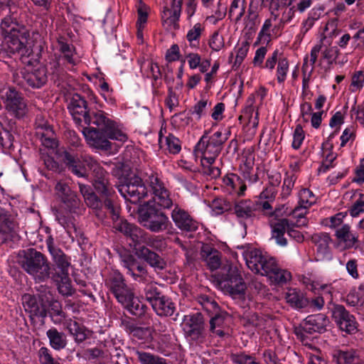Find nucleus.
I'll return each mask as SVG.
<instances>
[{
  "label": "nucleus",
  "mask_w": 364,
  "mask_h": 364,
  "mask_svg": "<svg viewBox=\"0 0 364 364\" xmlns=\"http://www.w3.org/2000/svg\"><path fill=\"white\" fill-rule=\"evenodd\" d=\"M18 11L19 8L14 3L1 5L0 14L5 16L1 19L0 30L6 39L7 51L25 55L28 52L26 44L30 33L25 26L17 21Z\"/></svg>",
  "instance_id": "nucleus-1"
},
{
  "label": "nucleus",
  "mask_w": 364,
  "mask_h": 364,
  "mask_svg": "<svg viewBox=\"0 0 364 364\" xmlns=\"http://www.w3.org/2000/svg\"><path fill=\"white\" fill-rule=\"evenodd\" d=\"M55 193L62 203L65 205L67 210L64 211L61 208L55 210V215L58 222L65 228L70 236L76 233L77 228L70 215L72 213H76L80 200L75 192L72 191L70 186L63 181H59L55 187Z\"/></svg>",
  "instance_id": "nucleus-2"
},
{
  "label": "nucleus",
  "mask_w": 364,
  "mask_h": 364,
  "mask_svg": "<svg viewBox=\"0 0 364 364\" xmlns=\"http://www.w3.org/2000/svg\"><path fill=\"white\" fill-rule=\"evenodd\" d=\"M18 262L36 282H42L50 277V267L46 257L33 248L19 251Z\"/></svg>",
  "instance_id": "nucleus-3"
},
{
  "label": "nucleus",
  "mask_w": 364,
  "mask_h": 364,
  "mask_svg": "<svg viewBox=\"0 0 364 364\" xmlns=\"http://www.w3.org/2000/svg\"><path fill=\"white\" fill-rule=\"evenodd\" d=\"M83 161L92 172V184L95 189L102 198H105V207L109 212H114V206L110 197L114 191L109 182L107 172L90 156H85Z\"/></svg>",
  "instance_id": "nucleus-4"
},
{
  "label": "nucleus",
  "mask_w": 364,
  "mask_h": 364,
  "mask_svg": "<svg viewBox=\"0 0 364 364\" xmlns=\"http://www.w3.org/2000/svg\"><path fill=\"white\" fill-rule=\"evenodd\" d=\"M208 134V131L204 132L194 149L196 155H201V164L204 162L213 164L220 154L223 144L228 139L220 131L212 135Z\"/></svg>",
  "instance_id": "nucleus-5"
},
{
  "label": "nucleus",
  "mask_w": 364,
  "mask_h": 364,
  "mask_svg": "<svg viewBox=\"0 0 364 364\" xmlns=\"http://www.w3.org/2000/svg\"><path fill=\"white\" fill-rule=\"evenodd\" d=\"M138 214L140 224L151 232H164L171 225L167 215L158 209L151 202L142 205Z\"/></svg>",
  "instance_id": "nucleus-6"
},
{
  "label": "nucleus",
  "mask_w": 364,
  "mask_h": 364,
  "mask_svg": "<svg viewBox=\"0 0 364 364\" xmlns=\"http://www.w3.org/2000/svg\"><path fill=\"white\" fill-rule=\"evenodd\" d=\"M218 282L221 288L232 296L245 294L247 288L240 269L232 264H226L222 268Z\"/></svg>",
  "instance_id": "nucleus-7"
},
{
  "label": "nucleus",
  "mask_w": 364,
  "mask_h": 364,
  "mask_svg": "<svg viewBox=\"0 0 364 364\" xmlns=\"http://www.w3.org/2000/svg\"><path fill=\"white\" fill-rule=\"evenodd\" d=\"M85 123L87 125H95L97 130H101L110 139L126 141L127 136L118 128L116 123L107 117L105 112L101 110L92 112L85 118Z\"/></svg>",
  "instance_id": "nucleus-8"
},
{
  "label": "nucleus",
  "mask_w": 364,
  "mask_h": 364,
  "mask_svg": "<svg viewBox=\"0 0 364 364\" xmlns=\"http://www.w3.org/2000/svg\"><path fill=\"white\" fill-rule=\"evenodd\" d=\"M332 320L338 328L348 334L358 331V323L355 316L344 306L331 301L328 304Z\"/></svg>",
  "instance_id": "nucleus-9"
},
{
  "label": "nucleus",
  "mask_w": 364,
  "mask_h": 364,
  "mask_svg": "<svg viewBox=\"0 0 364 364\" xmlns=\"http://www.w3.org/2000/svg\"><path fill=\"white\" fill-rule=\"evenodd\" d=\"M328 323L329 319L325 314L309 315L299 327L295 328L294 333L301 341H304L308 334L324 333Z\"/></svg>",
  "instance_id": "nucleus-10"
},
{
  "label": "nucleus",
  "mask_w": 364,
  "mask_h": 364,
  "mask_svg": "<svg viewBox=\"0 0 364 364\" xmlns=\"http://www.w3.org/2000/svg\"><path fill=\"white\" fill-rule=\"evenodd\" d=\"M148 182L153 193L154 205L156 204L164 209H170L174 207V203L170 191L166 188L164 182L156 173H151L149 176Z\"/></svg>",
  "instance_id": "nucleus-11"
},
{
  "label": "nucleus",
  "mask_w": 364,
  "mask_h": 364,
  "mask_svg": "<svg viewBox=\"0 0 364 364\" xmlns=\"http://www.w3.org/2000/svg\"><path fill=\"white\" fill-rule=\"evenodd\" d=\"M120 194L130 203L136 204L147 196V189L142 179L134 176L117 186Z\"/></svg>",
  "instance_id": "nucleus-12"
},
{
  "label": "nucleus",
  "mask_w": 364,
  "mask_h": 364,
  "mask_svg": "<svg viewBox=\"0 0 364 364\" xmlns=\"http://www.w3.org/2000/svg\"><path fill=\"white\" fill-rule=\"evenodd\" d=\"M106 285L119 303L127 304L133 291L126 283L123 274L118 270H114L109 274Z\"/></svg>",
  "instance_id": "nucleus-13"
},
{
  "label": "nucleus",
  "mask_w": 364,
  "mask_h": 364,
  "mask_svg": "<svg viewBox=\"0 0 364 364\" xmlns=\"http://www.w3.org/2000/svg\"><path fill=\"white\" fill-rule=\"evenodd\" d=\"M282 208H277L269 213V224L272 229V237L277 244L284 247L287 245V240L284 237L285 232H288L290 223L288 219L282 218Z\"/></svg>",
  "instance_id": "nucleus-14"
},
{
  "label": "nucleus",
  "mask_w": 364,
  "mask_h": 364,
  "mask_svg": "<svg viewBox=\"0 0 364 364\" xmlns=\"http://www.w3.org/2000/svg\"><path fill=\"white\" fill-rule=\"evenodd\" d=\"M112 214L113 228L122 232L124 236L129 237L134 242V245L139 244L146 235L144 230L137 225L128 223L126 220L119 218L118 215L114 212H110Z\"/></svg>",
  "instance_id": "nucleus-15"
},
{
  "label": "nucleus",
  "mask_w": 364,
  "mask_h": 364,
  "mask_svg": "<svg viewBox=\"0 0 364 364\" xmlns=\"http://www.w3.org/2000/svg\"><path fill=\"white\" fill-rule=\"evenodd\" d=\"M319 52H321L322 59L326 60L329 65L336 63L340 55L338 46H332L328 39L325 42L318 43L312 48L310 53L311 72L314 70V65L317 60Z\"/></svg>",
  "instance_id": "nucleus-16"
},
{
  "label": "nucleus",
  "mask_w": 364,
  "mask_h": 364,
  "mask_svg": "<svg viewBox=\"0 0 364 364\" xmlns=\"http://www.w3.org/2000/svg\"><path fill=\"white\" fill-rule=\"evenodd\" d=\"M185 333L191 340L202 342L205 338V320L201 313L197 312L184 318Z\"/></svg>",
  "instance_id": "nucleus-17"
},
{
  "label": "nucleus",
  "mask_w": 364,
  "mask_h": 364,
  "mask_svg": "<svg viewBox=\"0 0 364 364\" xmlns=\"http://www.w3.org/2000/svg\"><path fill=\"white\" fill-rule=\"evenodd\" d=\"M171 217L176 228L183 232H196L199 223L187 210L175 204Z\"/></svg>",
  "instance_id": "nucleus-18"
},
{
  "label": "nucleus",
  "mask_w": 364,
  "mask_h": 364,
  "mask_svg": "<svg viewBox=\"0 0 364 364\" xmlns=\"http://www.w3.org/2000/svg\"><path fill=\"white\" fill-rule=\"evenodd\" d=\"M277 63V80L279 84H283L287 79L289 64L287 58L284 57L283 53L278 49L274 50V52L268 56L264 65H262V68H267L272 71L275 68Z\"/></svg>",
  "instance_id": "nucleus-19"
},
{
  "label": "nucleus",
  "mask_w": 364,
  "mask_h": 364,
  "mask_svg": "<svg viewBox=\"0 0 364 364\" xmlns=\"http://www.w3.org/2000/svg\"><path fill=\"white\" fill-rule=\"evenodd\" d=\"M233 210L237 220L246 231L247 222H252L257 216L258 203L249 199H242L235 204Z\"/></svg>",
  "instance_id": "nucleus-20"
},
{
  "label": "nucleus",
  "mask_w": 364,
  "mask_h": 364,
  "mask_svg": "<svg viewBox=\"0 0 364 364\" xmlns=\"http://www.w3.org/2000/svg\"><path fill=\"white\" fill-rule=\"evenodd\" d=\"M5 109L17 119L23 118L27 113V105L23 98L14 89H9L6 92Z\"/></svg>",
  "instance_id": "nucleus-21"
},
{
  "label": "nucleus",
  "mask_w": 364,
  "mask_h": 364,
  "mask_svg": "<svg viewBox=\"0 0 364 364\" xmlns=\"http://www.w3.org/2000/svg\"><path fill=\"white\" fill-rule=\"evenodd\" d=\"M311 241L316 247L314 254L316 261L331 259L332 252L330 245L332 239L328 233L323 232L314 233L311 237Z\"/></svg>",
  "instance_id": "nucleus-22"
},
{
  "label": "nucleus",
  "mask_w": 364,
  "mask_h": 364,
  "mask_svg": "<svg viewBox=\"0 0 364 364\" xmlns=\"http://www.w3.org/2000/svg\"><path fill=\"white\" fill-rule=\"evenodd\" d=\"M22 304L26 312L29 314L31 320L36 318H44L47 316V310L44 304L39 301L36 296L24 294L21 297Z\"/></svg>",
  "instance_id": "nucleus-23"
},
{
  "label": "nucleus",
  "mask_w": 364,
  "mask_h": 364,
  "mask_svg": "<svg viewBox=\"0 0 364 364\" xmlns=\"http://www.w3.org/2000/svg\"><path fill=\"white\" fill-rule=\"evenodd\" d=\"M23 78L32 88L38 89L48 81V70L46 66L40 65L23 73Z\"/></svg>",
  "instance_id": "nucleus-24"
},
{
  "label": "nucleus",
  "mask_w": 364,
  "mask_h": 364,
  "mask_svg": "<svg viewBox=\"0 0 364 364\" xmlns=\"http://www.w3.org/2000/svg\"><path fill=\"white\" fill-rule=\"evenodd\" d=\"M47 245L54 265L58 270L53 276L69 275L68 269L70 266V258L60 248L54 247L52 241H48Z\"/></svg>",
  "instance_id": "nucleus-25"
},
{
  "label": "nucleus",
  "mask_w": 364,
  "mask_h": 364,
  "mask_svg": "<svg viewBox=\"0 0 364 364\" xmlns=\"http://www.w3.org/2000/svg\"><path fill=\"white\" fill-rule=\"evenodd\" d=\"M82 156L81 159H79L75 155L72 154L71 153L64 151L62 153V161L65 164L67 168L71 173L77 177H86L87 173V166L83 161V158L85 156Z\"/></svg>",
  "instance_id": "nucleus-26"
},
{
  "label": "nucleus",
  "mask_w": 364,
  "mask_h": 364,
  "mask_svg": "<svg viewBox=\"0 0 364 364\" xmlns=\"http://www.w3.org/2000/svg\"><path fill=\"white\" fill-rule=\"evenodd\" d=\"M68 108L74 120L78 124L81 123L82 119L85 122V118L90 114L87 110V101L79 94L73 95Z\"/></svg>",
  "instance_id": "nucleus-27"
},
{
  "label": "nucleus",
  "mask_w": 364,
  "mask_h": 364,
  "mask_svg": "<svg viewBox=\"0 0 364 364\" xmlns=\"http://www.w3.org/2000/svg\"><path fill=\"white\" fill-rule=\"evenodd\" d=\"M84 134L90 146L101 150L107 151L111 149L112 144L108 140L109 138L101 130L90 127L87 132H84Z\"/></svg>",
  "instance_id": "nucleus-28"
},
{
  "label": "nucleus",
  "mask_w": 364,
  "mask_h": 364,
  "mask_svg": "<svg viewBox=\"0 0 364 364\" xmlns=\"http://www.w3.org/2000/svg\"><path fill=\"white\" fill-rule=\"evenodd\" d=\"M183 0H171V8L165 6L164 8L161 18L164 24L173 28H178Z\"/></svg>",
  "instance_id": "nucleus-29"
},
{
  "label": "nucleus",
  "mask_w": 364,
  "mask_h": 364,
  "mask_svg": "<svg viewBox=\"0 0 364 364\" xmlns=\"http://www.w3.org/2000/svg\"><path fill=\"white\" fill-rule=\"evenodd\" d=\"M223 187L232 195L242 196L245 195L247 186L244 181L235 173H228L223 178Z\"/></svg>",
  "instance_id": "nucleus-30"
},
{
  "label": "nucleus",
  "mask_w": 364,
  "mask_h": 364,
  "mask_svg": "<svg viewBox=\"0 0 364 364\" xmlns=\"http://www.w3.org/2000/svg\"><path fill=\"white\" fill-rule=\"evenodd\" d=\"M338 130L331 133L327 139L322 144V149L323 154L328 152L325 156L322 164L318 168L319 173H325L328 171L331 168L333 167V161L337 158V154L332 151L333 145L332 143V139L337 134Z\"/></svg>",
  "instance_id": "nucleus-31"
},
{
  "label": "nucleus",
  "mask_w": 364,
  "mask_h": 364,
  "mask_svg": "<svg viewBox=\"0 0 364 364\" xmlns=\"http://www.w3.org/2000/svg\"><path fill=\"white\" fill-rule=\"evenodd\" d=\"M37 135L43 146L54 149L58 146V141L54 137V133L50 126L46 122H36Z\"/></svg>",
  "instance_id": "nucleus-32"
},
{
  "label": "nucleus",
  "mask_w": 364,
  "mask_h": 364,
  "mask_svg": "<svg viewBox=\"0 0 364 364\" xmlns=\"http://www.w3.org/2000/svg\"><path fill=\"white\" fill-rule=\"evenodd\" d=\"M200 255L211 271L218 269L220 267L221 253L210 245L205 244L202 246Z\"/></svg>",
  "instance_id": "nucleus-33"
},
{
  "label": "nucleus",
  "mask_w": 364,
  "mask_h": 364,
  "mask_svg": "<svg viewBox=\"0 0 364 364\" xmlns=\"http://www.w3.org/2000/svg\"><path fill=\"white\" fill-rule=\"evenodd\" d=\"M335 236L340 243L344 245L345 249L353 247L358 242V235L350 231V227L348 224L342 225L341 228L335 230Z\"/></svg>",
  "instance_id": "nucleus-34"
},
{
  "label": "nucleus",
  "mask_w": 364,
  "mask_h": 364,
  "mask_svg": "<svg viewBox=\"0 0 364 364\" xmlns=\"http://www.w3.org/2000/svg\"><path fill=\"white\" fill-rule=\"evenodd\" d=\"M140 257L155 269L163 270L166 267V262L156 252L149 250L146 247L139 249Z\"/></svg>",
  "instance_id": "nucleus-35"
},
{
  "label": "nucleus",
  "mask_w": 364,
  "mask_h": 364,
  "mask_svg": "<svg viewBox=\"0 0 364 364\" xmlns=\"http://www.w3.org/2000/svg\"><path fill=\"white\" fill-rule=\"evenodd\" d=\"M333 359L338 364H360L361 362L358 350L353 348L335 350Z\"/></svg>",
  "instance_id": "nucleus-36"
},
{
  "label": "nucleus",
  "mask_w": 364,
  "mask_h": 364,
  "mask_svg": "<svg viewBox=\"0 0 364 364\" xmlns=\"http://www.w3.org/2000/svg\"><path fill=\"white\" fill-rule=\"evenodd\" d=\"M46 336L49 341L50 346L55 350H62L67 347L68 338L63 331H58L52 327L46 331Z\"/></svg>",
  "instance_id": "nucleus-37"
},
{
  "label": "nucleus",
  "mask_w": 364,
  "mask_h": 364,
  "mask_svg": "<svg viewBox=\"0 0 364 364\" xmlns=\"http://www.w3.org/2000/svg\"><path fill=\"white\" fill-rule=\"evenodd\" d=\"M285 299L287 303L295 309H301L307 307L309 299L304 294L297 289H289L286 292Z\"/></svg>",
  "instance_id": "nucleus-38"
},
{
  "label": "nucleus",
  "mask_w": 364,
  "mask_h": 364,
  "mask_svg": "<svg viewBox=\"0 0 364 364\" xmlns=\"http://www.w3.org/2000/svg\"><path fill=\"white\" fill-rule=\"evenodd\" d=\"M58 48L63 55V58L71 65H75L77 62L75 58L76 55L75 46L69 43L63 36H59L57 39Z\"/></svg>",
  "instance_id": "nucleus-39"
},
{
  "label": "nucleus",
  "mask_w": 364,
  "mask_h": 364,
  "mask_svg": "<svg viewBox=\"0 0 364 364\" xmlns=\"http://www.w3.org/2000/svg\"><path fill=\"white\" fill-rule=\"evenodd\" d=\"M243 256L248 268L255 273H259L266 255H263L260 250L255 249L245 252Z\"/></svg>",
  "instance_id": "nucleus-40"
},
{
  "label": "nucleus",
  "mask_w": 364,
  "mask_h": 364,
  "mask_svg": "<svg viewBox=\"0 0 364 364\" xmlns=\"http://www.w3.org/2000/svg\"><path fill=\"white\" fill-rule=\"evenodd\" d=\"M158 299L152 306L154 311L161 316H172L175 311V304L171 299L164 294Z\"/></svg>",
  "instance_id": "nucleus-41"
},
{
  "label": "nucleus",
  "mask_w": 364,
  "mask_h": 364,
  "mask_svg": "<svg viewBox=\"0 0 364 364\" xmlns=\"http://www.w3.org/2000/svg\"><path fill=\"white\" fill-rule=\"evenodd\" d=\"M215 315L210 320V331L219 337H224L225 332V320L228 316L226 312H220L219 311L213 313Z\"/></svg>",
  "instance_id": "nucleus-42"
},
{
  "label": "nucleus",
  "mask_w": 364,
  "mask_h": 364,
  "mask_svg": "<svg viewBox=\"0 0 364 364\" xmlns=\"http://www.w3.org/2000/svg\"><path fill=\"white\" fill-rule=\"evenodd\" d=\"M246 11V0H231L228 17L235 23L240 22Z\"/></svg>",
  "instance_id": "nucleus-43"
},
{
  "label": "nucleus",
  "mask_w": 364,
  "mask_h": 364,
  "mask_svg": "<svg viewBox=\"0 0 364 364\" xmlns=\"http://www.w3.org/2000/svg\"><path fill=\"white\" fill-rule=\"evenodd\" d=\"M49 314L53 323L61 325L66 320L67 314L63 310L62 304L57 300H53L49 304Z\"/></svg>",
  "instance_id": "nucleus-44"
},
{
  "label": "nucleus",
  "mask_w": 364,
  "mask_h": 364,
  "mask_svg": "<svg viewBox=\"0 0 364 364\" xmlns=\"http://www.w3.org/2000/svg\"><path fill=\"white\" fill-rule=\"evenodd\" d=\"M68 323L67 328L74 337V340L77 343H80L85 341L87 338V329L85 326L80 325L77 321H72L70 318Z\"/></svg>",
  "instance_id": "nucleus-45"
},
{
  "label": "nucleus",
  "mask_w": 364,
  "mask_h": 364,
  "mask_svg": "<svg viewBox=\"0 0 364 364\" xmlns=\"http://www.w3.org/2000/svg\"><path fill=\"white\" fill-rule=\"evenodd\" d=\"M121 304L132 314L136 316H142L146 311V306L142 304L137 298L134 297V294L133 291L132 292V296L129 299V301H127V304Z\"/></svg>",
  "instance_id": "nucleus-46"
},
{
  "label": "nucleus",
  "mask_w": 364,
  "mask_h": 364,
  "mask_svg": "<svg viewBox=\"0 0 364 364\" xmlns=\"http://www.w3.org/2000/svg\"><path fill=\"white\" fill-rule=\"evenodd\" d=\"M53 277L58 282V289L60 294L69 296L75 293V289L72 287L68 275H58Z\"/></svg>",
  "instance_id": "nucleus-47"
},
{
  "label": "nucleus",
  "mask_w": 364,
  "mask_h": 364,
  "mask_svg": "<svg viewBox=\"0 0 364 364\" xmlns=\"http://www.w3.org/2000/svg\"><path fill=\"white\" fill-rule=\"evenodd\" d=\"M255 100L253 95H251L247 99L248 105L244 109L242 117L247 118L248 123L252 124L253 127H257L259 123L258 120V112L255 110V107L252 106ZM242 116L240 117V119Z\"/></svg>",
  "instance_id": "nucleus-48"
},
{
  "label": "nucleus",
  "mask_w": 364,
  "mask_h": 364,
  "mask_svg": "<svg viewBox=\"0 0 364 364\" xmlns=\"http://www.w3.org/2000/svg\"><path fill=\"white\" fill-rule=\"evenodd\" d=\"M197 302L206 311L208 314H213L219 311V306L215 300L208 295L200 294L196 297Z\"/></svg>",
  "instance_id": "nucleus-49"
},
{
  "label": "nucleus",
  "mask_w": 364,
  "mask_h": 364,
  "mask_svg": "<svg viewBox=\"0 0 364 364\" xmlns=\"http://www.w3.org/2000/svg\"><path fill=\"white\" fill-rule=\"evenodd\" d=\"M144 75L148 78H152L155 82L161 77V73L157 63L147 60L144 62L141 68Z\"/></svg>",
  "instance_id": "nucleus-50"
},
{
  "label": "nucleus",
  "mask_w": 364,
  "mask_h": 364,
  "mask_svg": "<svg viewBox=\"0 0 364 364\" xmlns=\"http://www.w3.org/2000/svg\"><path fill=\"white\" fill-rule=\"evenodd\" d=\"M51 80L57 86H60L65 81L67 73L58 61L50 63Z\"/></svg>",
  "instance_id": "nucleus-51"
},
{
  "label": "nucleus",
  "mask_w": 364,
  "mask_h": 364,
  "mask_svg": "<svg viewBox=\"0 0 364 364\" xmlns=\"http://www.w3.org/2000/svg\"><path fill=\"white\" fill-rule=\"evenodd\" d=\"M122 266L127 269V274L132 270H143V264L130 253H125L120 255Z\"/></svg>",
  "instance_id": "nucleus-52"
},
{
  "label": "nucleus",
  "mask_w": 364,
  "mask_h": 364,
  "mask_svg": "<svg viewBox=\"0 0 364 364\" xmlns=\"http://www.w3.org/2000/svg\"><path fill=\"white\" fill-rule=\"evenodd\" d=\"M135 355L141 364H168L166 360L150 353L135 350Z\"/></svg>",
  "instance_id": "nucleus-53"
},
{
  "label": "nucleus",
  "mask_w": 364,
  "mask_h": 364,
  "mask_svg": "<svg viewBox=\"0 0 364 364\" xmlns=\"http://www.w3.org/2000/svg\"><path fill=\"white\" fill-rule=\"evenodd\" d=\"M144 293L146 300L151 306L158 301V298L163 296V294L159 291L156 284L154 283L147 284L144 289Z\"/></svg>",
  "instance_id": "nucleus-54"
},
{
  "label": "nucleus",
  "mask_w": 364,
  "mask_h": 364,
  "mask_svg": "<svg viewBox=\"0 0 364 364\" xmlns=\"http://www.w3.org/2000/svg\"><path fill=\"white\" fill-rule=\"evenodd\" d=\"M204 26L200 23H197L188 31L186 35V38L190 43L191 46L193 48L198 47L200 37L204 31Z\"/></svg>",
  "instance_id": "nucleus-55"
},
{
  "label": "nucleus",
  "mask_w": 364,
  "mask_h": 364,
  "mask_svg": "<svg viewBox=\"0 0 364 364\" xmlns=\"http://www.w3.org/2000/svg\"><path fill=\"white\" fill-rule=\"evenodd\" d=\"M268 277L272 283L283 284L291 279V274L287 270L281 269L278 265L277 270H272Z\"/></svg>",
  "instance_id": "nucleus-56"
},
{
  "label": "nucleus",
  "mask_w": 364,
  "mask_h": 364,
  "mask_svg": "<svg viewBox=\"0 0 364 364\" xmlns=\"http://www.w3.org/2000/svg\"><path fill=\"white\" fill-rule=\"evenodd\" d=\"M341 33V31L337 28L333 21L328 22L324 27L323 33L318 43L325 42L328 39L331 44H332L333 38L337 37Z\"/></svg>",
  "instance_id": "nucleus-57"
},
{
  "label": "nucleus",
  "mask_w": 364,
  "mask_h": 364,
  "mask_svg": "<svg viewBox=\"0 0 364 364\" xmlns=\"http://www.w3.org/2000/svg\"><path fill=\"white\" fill-rule=\"evenodd\" d=\"M210 106L211 102L205 99H201L193 107L190 112L192 115H196L197 119H200L202 117L206 115L207 110Z\"/></svg>",
  "instance_id": "nucleus-58"
},
{
  "label": "nucleus",
  "mask_w": 364,
  "mask_h": 364,
  "mask_svg": "<svg viewBox=\"0 0 364 364\" xmlns=\"http://www.w3.org/2000/svg\"><path fill=\"white\" fill-rule=\"evenodd\" d=\"M272 17L266 19L258 33L257 41L262 43H268L271 41L270 28L272 27Z\"/></svg>",
  "instance_id": "nucleus-59"
},
{
  "label": "nucleus",
  "mask_w": 364,
  "mask_h": 364,
  "mask_svg": "<svg viewBox=\"0 0 364 364\" xmlns=\"http://www.w3.org/2000/svg\"><path fill=\"white\" fill-rule=\"evenodd\" d=\"M307 209L298 204L289 214H291L293 218L296 219V227L306 226L308 223L307 219L305 218L307 213Z\"/></svg>",
  "instance_id": "nucleus-60"
},
{
  "label": "nucleus",
  "mask_w": 364,
  "mask_h": 364,
  "mask_svg": "<svg viewBox=\"0 0 364 364\" xmlns=\"http://www.w3.org/2000/svg\"><path fill=\"white\" fill-rule=\"evenodd\" d=\"M299 205L309 208L316 203V197L313 192L308 188H303L299 192Z\"/></svg>",
  "instance_id": "nucleus-61"
},
{
  "label": "nucleus",
  "mask_w": 364,
  "mask_h": 364,
  "mask_svg": "<svg viewBox=\"0 0 364 364\" xmlns=\"http://www.w3.org/2000/svg\"><path fill=\"white\" fill-rule=\"evenodd\" d=\"M230 358L235 364H255L257 360L255 356L247 354L245 352L233 353Z\"/></svg>",
  "instance_id": "nucleus-62"
},
{
  "label": "nucleus",
  "mask_w": 364,
  "mask_h": 364,
  "mask_svg": "<svg viewBox=\"0 0 364 364\" xmlns=\"http://www.w3.org/2000/svg\"><path fill=\"white\" fill-rule=\"evenodd\" d=\"M15 228L14 222L9 218L3 209L0 211V232L9 233Z\"/></svg>",
  "instance_id": "nucleus-63"
},
{
  "label": "nucleus",
  "mask_w": 364,
  "mask_h": 364,
  "mask_svg": "<svg viewBox=\"0 0 364 364\" xmlns=\"http://www.w3.org/2000/svg\"><path fill=\"white\" fill-rule=\"evenodd\" d=\"M41 364H62L55 359L47 347H41L38 352Z\"/></svg>",
  "instance_id": "nucleus-64"
}]
</instances>
